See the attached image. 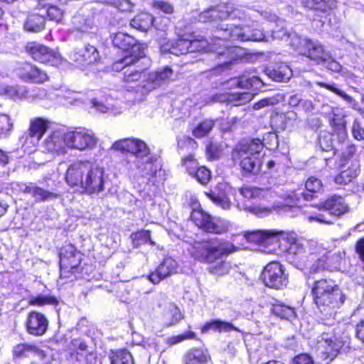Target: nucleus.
<instances>
[{
    "mask_svg": "<svg viewBox=\"0 0 364 364\" xmlns=\"http://www.w3.org/2000/svg\"><path fill=\"white\" fill-rule=\"evenodd\" d=\"M302 5L311 10L328 13L337 7L336 0H301Z\"/></svg>",
    "mask_w": 364,
    "mask_h": 364,
    "instance_id": "nucleus-38",
    "label": "nucleus"
},
{
    "mask_svg": "<svg viewBox=\"0 0 364 364\" xmlns=\"http://www.w3.org/2000/svg\"><path fill=\"white\" fill-rule=\"evenodd\" d=\"M345 299V294L339 288H336L334 291L317 296L314 301L321 311H326L339 307L344 303Z\"/></svg>",
    "mask_w": 364,
    "mask_h": 364,
    "instance_id": "nucleus-25",
    "label": "nucleus"
},
{
    "mask_svg": "<svg viewBox=\"0 0 364 364\" xmlns=\"http://www.w3.org/2000/svg\"><path fill=\"white\" fill-rule=\"evenodd\" d=\"M336 288L339 287L334 280L330 279H321L315 281L311 289V293L314 299H315L317 298V296H321L327 293L334 291Z\"/></svg>",
    "mask_w": 364,
    "mask_h": 364,
    "instance_id": "nucleus-39",
    "label": "nucleus"
},
{
    "mask_svg": "<svg viewBox=\"0 0 364 364\" xmlns=\"http://www.w3.org/2000/svg\"><path fill=\"white\" fill-rule=\"evenodd\" d=\"M92 164L93 162L90 161H75L70 164L66 171V183L71 187L83 191Z\"/></svg>",
    "mask_w": 364,
    "mask_h": 364,
    "instance_id": "nucleus-11",
    "label": "nucleus"
},
{
    "mask_svg": "<svg viewBox=\"0 0 364 364\" xmlns=\"http://www.w3.org/2000/svg\"><path fill=\"white\" fill-rule=\"evenodd\" d=\"M190 40L178 39L174 42H167L161 46L164 53H171L175 55H184L189 53Z\"/></svg>",
    "mask_w": 364,
    "mask_h": 364,
    "instance_id": "nucleus-37",
    "label": "nucleus"
},
{
    "mask_svg": "<svg viewBox=\"0 0 364 364\" xmlns=\"http://www.w3.org/2000/svg\"><path fill=\"white\" fill-rule=\"evenodd\" d=\"M306 48L303 50L302 55H306L310 59L316 61L318 64L329 58L330 53L325 50L323 46L318 41H304Z\"/></svg>",
    "mask_w": 364,
    "mask_h": 364,
    "instance_id": "nucleus-30",
    "label": "nucleus"
},
{
    "mask_svg": "<svg viewBox=\"0 0 364 364\" xmlns=\"http://www.w3.org/2000/svg\"><path fill=\"white\" fill-rule=\"evenodd\" d=\"M235 163L239 162L241 168L248 173L257 174L259 172L261 168V159L257 156L244 155L240 156L238 158L232 157Z\"/></svg>",
    "mask_w": 364,
    "mask_h": 364,
    "instance_id": "nucleus-35",
    "label": "nucleus"
},
{
    "mask_svg": "<svg viewBox=\"0 0 364 364\" xmlns=\"http://www.w3.org/2000/svg\"><path fill=\"white\" fill-rule=\"evenodd\" d=\"M201 184H206L210 179V171L205 166H199L192 176Z\"/></svg>",
    "mask_w": 364,
    "mask_h": 364,
    "instance_id": "nucleus-58",
    "label": "nucleus"
},
{
    "mask_svg": "<svg viewBox=\"0 0 364 364\" xmlns=\"http://www.w3.org/2000/svg\"><path fill=\"white\" fill-rule=\"evenodd\" d=\"M191 219L200 229L210 233L224 234L229 230L231 226L229 221L220 218H213L201 209L193 210L191 215Z\"/></svg>",
    "mask_w": 364,
    "mask_h": 364,
    "instance_id": "nucleus-8",
    "label": "nucleus"
},
{
    "mask_svg": "<svg viewBox=\"0 0 364 364\" xmlns=\"http://www.w3.org/2000/svg\"><path fill=\"white\" fill-rule=\"evenodd\" d=\"M13 124L8 115H0V135H6L12 129Z\"/></svg>",
    "mask_w": 364,
    "mask_h": 364,
    "instance_id": "nucleus-64",
    "label": "nucleus"
},
{
    "mask_svg": "<svg viewBox=\"0 0 364 364\" xmlns=\"http://www.w3.org/2000/svg\"><path fill=\"white\" fill-rule=\"evenodd\" d=\"M100 2L113 4L122 11H129L133 8V4L129 0H98Z\"/></svg>",
    "mask_w": 364,
    "mask_h": 364,
    "instance_id": "nucleus-59",
    "label": "nucleus"
},
{
    "mask_svg": "<svg viewBox=\"0 0 364 364\" xmlns=\"http://www.w3.org/2000/svg\"><path fill=\"white\" fill-rule=\"evenodd\" d=\"M267 72L269 78L277 82H284L292 75L291 68L285 64H280L274 68L267 69Z\"/></svg>",
    "mask_w": 364,
    "mask_h": 364,
    "instance_id": "nucleus-43",
    "label": "nucleus"
},
{
    "mask_svg": "<svg viewBox=\"0 0 364 364\" xmlns=\"http://www.w3.org/2000/svg\"><path fill=\"white\" fill-rule=\"evenodd\" d=\"M305 187L310 193H317L321 190L322 183L318 178L311 176L307 179Z\"/></svg>",
    "mask_w": 364,
    "mask_h": 364,
    "instance_id": "nucleus-62",
    "label": "nucleus"
},
{
    "mask_svg": "<svg viewBox=\"0 0 364 364\" xmlns=\"http://www.w3.org/2000/svg\"><path fill=\"white\" fill-rule=\"evenodd\" d=\"M144 57L126 55L112 65V69L122 72V86L129 92L144 91V80L146 77V68L139 65V60Z\"/></svg>",
    "mask_w": 364,
    "mask_h": 364,
    "instance_id": "nucleus-5",
    "label": "nucleus"
},
{
    "mask_svg": "<svg viewBox=\"0 0 364 364\" xmlns=\"http://www.w3.org/2000/svg\"><path fill=\"white\" fill-rule=\"evenodd\" d=\"M183 165L186 167L187 172L191 176H193V173L199 167L198 163L192 155H189L183 159Z\"/></svg>",
    "mask_w": 364,
    "mask_h": 364,
    "instance_id": "nucleus-63",
    "label": "nucleus"
},
{
    "mask_svg": "<svg viewBox=\"0 0 364 364\" xmlns=\"http://www.w3.org/2000/svg\"><path fill=\"white\" fill-rule=\"evenodd\" d=\"M154 18L149 13H141L130 21V26L142 32H147L154 25Z\"/></svg>",
    "mask_w": 364,
    "mask_h": 364,
    "instance_id": "nucleus-40",
    "label": "nucleus"
},
{
    "mask_svg": "<svg viewBox=\"0 0 364 364\" xmlns=\"http://www.w3.org/2000/svg\"><path fill=\"white\" fill-rule=\"evenodd\" d=\"M309 259H308V267L309 274H316L324 269L333 270V265L329 264L324 259L326 257V251L318 246L311 245L309 247Z\"/></svg>",
    "mask_w": 364,
    "mask_h": 364,
    "instance_id": "nucleus-19",
    "label": "nucleus"
},
{
    "mask_svg": "<svg viewBox=\"0 0 364 364\" xmlns=\"http://www.w3.org/2000/svg\"><path fill=\"white\" fill-rule=\"evenodd\" d=\"M67 134L62 130L53 131L43 141L42 147L44 151L53 156L64 155L68 153Z\"/></svg>",
    "mask_w": 364,
    "mask_h": 364,
    "instance_id": "nucleus-17",
    "label": "nucleus"
},
{
    "mask_svg": "<svg viewBox=\"0 0 364 364\" xmlns=\"http://www.w3.org/2000/svg\"><path fill=\"white\" fill-rule=\"evenodd\" d=\"M329 328L328 331L322 333L317 341V351L325 359H334L346 343L344 336L340 334L341 331Z\"/></svg>",
    "mask_w": 364,
    "mask_h": 364,
    "instance_id": "nucleus-7",
    "label": "nucleus"
},
{
    "mask_svg": "<svg viewBox=\"0 0 364 364\" xmlns=\"http://www.w3.org/2000/svg\"><path fill=\"white\" fill-rule=\"evenodd\" d=\"M230 87L254 88L259 90L264 87V83L259 77L243 75L239 77L232 78L227 82Z\"/></svg>",
    "mask_w": 364,
    "mask_h": 364,
    "instance_id": "nucleus-32",
    "label": "nucleus"
},
{
    "mask_svg": "<svg viewBox=\"0 0 364 364\" xmlns=\"http://www.w3.org/2000/svg\"><path fill=\"white\" fill-rule=\"evenodd\" d=\"M70 60L80 68H87L97 63L100 59L98 50L90 44L75 48L70 53Z\"/></svg>",
    "mask_w": 364,
    "mask_h": 364,
    "instance_id": "nucleus-16",
    "label": "nucleus"
},
{
    "mask_svg": "<svg viewBox=\"0 0 364 364\" xmlns=\"http://www.w3.org/2000/svg\"><path fill=\"white\" fill-rule=\"evenodd\" d=\"M104 173V168L93 162L83 191L89 194L98 193L103 191L105 188Z\"/></svg>",
    "mask_w": 364,
    "mask_h": 364,
    "instance_id": "nucleus-23",
    "label": "nucleus"
},
{
    "mask_svg": "<svg viewBox=\"0 0 364 364\" xmlns=\"http://www.w3.org/2000/svg\"><path fill=\"white\" fill-rule=\"evenodd\" d=\"M66 351L73 360L79 363H92L96 360L95 348L85 338H75L68 344Z\"/></svg>",
    "mask_w": 364,
    "mask_h": 364,
    "instance_id": "nucleus-10",
    "label": "nucleus"
},
{
    "mask_svg": "<svg viewBox=\"0 0 364 364\" xmlns=\"http://www.w3.org/2000/svg\"><path fill=\"white\" fill-rule=\"evenodd\" d=\"M358 175V168L356 166L348 167L342 171L335 178L336 183L338 185H346L354 180Z\"/></svg>",
    "mask_w": 364,
    "mask_h": 364,
    "instance_id": "nucleus-46",
    "label": "nucleus"
},
{
    "mask_svg": "<svg viewBox=\"0 0 364 364\" xmlns=\"http://www.w3.org/2000/svg\"><path fill=\"white\" fill-rule=\"evenodd\" d=\"M210 360L208 350L203 348H191L183 357V364H208Z\"/></svg>",
    "mask_w": 364,
    "mask_h": 364,
    "instance_id": "nucleus-34",
    "label": "nucleus"
},
{
    "mask_svg": "<svg viewBox=\"0 0 364 364\" xmlns=\"http://www.w3.org/2000/svg\"><path fill=\"white\" fill-rule=\"evenodd\" d=\"M48 327V321L42 314L36 311L31 312L26 320V329L29 334L33 336L43 335Z\"/></svg>",
    "mask_w": 364,
    "mask_h": 364,
    "instance_id": "nucleus-26",
    "label": "nucleus"
},
{
    "mask_svg": "<svg viewBox=\"0 0 364 364\" xmlns=\"http://www.w3.org/2000/svg\"><path fill=\"white\" fill-rule=\"evenodd\" d=\"M47 129L48 121L42 118H36L31 121L28 133L31 137L36 138L38 141L41 139Z\"/></svg>",
    "mask_w": 364,
    "mask_h": 364,
    "instance_id": "nucleus-44",
    "label": "nucleus"
},
{
    "mask_svg": "<svg viewBox=\"0 0 364 364\" xmlns=\"http://www.w3.org/2000/svg\"><path fill=\"white\" fill-rule=\"evenodd\" d=\"M261 279L265 286L276 289L286 287L288 283L283 266L277 262H269L265 266Z\"/></svg>",
    "mask_w": 364,
    "mask_h": 364,
    "instance_id": "nucleus-13",
    "label": "nucleus"
},
{
    "mask_svg": "<svg viewBox=\"0 0 364 364\" xmlns=\"http://www.w3.org/2000/svg\"><path fill=\"white\" fill-rule=\"evenodd\" d=\"M17 75L24 82L43 83L48 80L47 73L28 63H21L16 68Z\"/></svg>",
    "mask_w": 364,
    "mask_h": 364,
    "instance_id": "nucleus-22",
    "label": "nucleus"
},
{
    "mask_svg": "<svg viewBox=\"0 0 364 364\" xmlns=\"http://www.w3.org/2000/svg\"><path fill=\"white\" fill-rule=\"evenodd\" d=\"M60 267L61 279H70L71 281L75 277L73 275L78 269L82 261V254L71 244L64 245L60 251Z\"/></svg>",
    "mask_w": 364,
    "mask_h": 364,
    "instance_id": "nucleus-9",
    "label": "nucleus"
},
{
    "mask_svg": "<svg viewBox=\"0 0 364 364\" xmlns=\"http://www.w3.org/2000/svg\"><path fill=\"white\" fill-rule=\"evenodd\" d=\"M111 149L132 154L134 160L127 161L129 170L151 182L158 181L161 168L157 164L156 158L151 154V150L144 141L136 138L121 139L112 144Z\"/></svg>",
    "mask_w": 364,
    "mask_h": 364,
    "instance_id": "nucleus-2",
    "label": "nucleus"
},
{
    "mask_svg": "<svg viewBox=\"0 0 364 364\" xmlns=\"http://www.w3.org/2000/svg\"><path fill=\"white\" fill-rule=\"evenodd\" d=\"M67 146L68 149L85 151L93 149L97 142L95 134L85 128H77L67 132Z\"/></svg>",
    "mask_w": 364,
    "mask_h": 364,
    "instance_id": "nucleus-12",
    "label": "nucleus"
},
{
    "mask_svg": "<svg viewBox=\"0 0 364 364\" xmlns=\"http://www.w3.org/2000/svg\"><path fill=\"white\" fill-rule=\"evenodd\" d=\"M130 237L134 247H138L146 242H149L151 245H154V242L151 240V235L149 230H141L132 233Z\"/></svg>",
    "mask_w": 364,
    "mask_h": 364,
    "instance_id": "nucleus-49",
    "label": "nucleus"
},
{
    "mask_svg": "<svg viewBox=\"0 0 364 364\" xmlns=\"http://www.w3.org/2000/svg\"><path fill=\"white\" fill-rule=\"evenodd\" d=\"M45 26L44 13L38 12L30 14L24 24V28L30 32L38 33Z\"/></svg>",
    "mask_w": 364,
    "mask_h": 364,
    "instance_id": "nucleus-41",
    "label": "nucleus"
},
{
    "mask_svg": "<svg viewBox=\"0 0 364 364\" xmlns=\"http://www.w3.org/2000/svg\"><path fill=\"white\" fill-rule=\"evenodd\" d=\"M240 249L230 242L212 239L196 241L188 250L194 259L209 264L208 271L211 274L225 275L231 269V264L226 257Z\"/></svg>",
    "mask_w": 364,
    "mask_h": 364,
    "instance_id": "nucleus-3",
    "label": "nucleus"
},
{
    "mask_svg": "<svg viewBox=\"0 0 364 364\" xmlns=\"http://www.w3.org/2000/svg\"><path fill=\"white\" fill-rule=\"evenodd\" d=\"M109 359L111 364H134L132 354L125 349L112 350Z\"/></svg>",
    "mask_w": 364,
    "mask_h": 364,
    "instance_id": "nucleus-45",
    "label": "nucleus"
},
{
    "mask_svg": "<svg viewBox=\"0 0 364 364\" xmlns=\"http://www.w3.org/2000/svg\"><path fill=\"white\" fill-rule=\"evenodd\" d=\"M215 126V122L205 119L200 122L193 130V134L197 138H202L208 135Z\"/></svg>",
    "mask_w": 364,
    "mask_h": 364,
    "instance_id": "nucleus-50",
    "label": "nucleus"
},
{
    "mask_svg": "<svg viewBox=\"0 0 364 364\" xmlns=\"http://www.w3.org/2000/svg\"><path fill=\"white\" fill-rule=\"evenodd\" d=\"M173 75V70L169 67L159 69L154 72L146 73L144 80V93L149 92L165 84H167Z\"/></svg>",
    "mask_w": 364,
    "mask_h": 364,
    "instance_id": "nucleus-21",
    "label": "nucleus"
},
{
    "mask_svg": "<svg viewBox=\"0 0 364 364\" xmlns=\"http://www.w3.org/2000/svg\"><path fill=\"white\" fill-rule=\"evenodd\" d=\"M3 93L9 97L16 100L27 97L28 90L23 86H4Z\"/></svg>",
    "mask_w": 364,
    "mask_h": 364,
    "instance_id": "nucleus-48",
    "label": "nucleus"
},
{
    "mask_svg": "<svg viewBox=\"0 0 364 364\" xmlns=\"http://www.w3.org/2000/svg\"><path fill=\"white\" fill-rule=\"evenodd\" d=\"M215 38L218 43L208 42L205 38L190 40L189 53L196 51L215 52L219 56H227L230 60L233 59L232 52L235 48L224 46L225 41L232 38L240 41H269L263 31L251 28L250 26H230L221 24L217 28Z\"/></svg>",
    "mask_w": 364,
    "mask_h": 364,
    "instance_id": "nucleus-1",
    "label": "nucleus"
},
{
    "mask_svg": "<svg viewBox=\"0 0 364 364\" xmlns=\"http://www.w3.org/2000/svg\"><path fill=\"white\" fill-rule=\"evenodd\" d=\"M178 269V262L172 257H166L148 277L153 284H156L165 278L177 273Z\"/></svg>",
    "mask_w": 364,
    "mask_h": 364,
    "instance_id": "nucleus-24",
    "label": "nucleus"
},
{
    "mask_svg": "<svg viewBox=\"0 0 364 364\" xmlns=\"http://www.w3.org/2000/svg\"><path fill=\"white\" fill-rule=\"evenodd\" d=\"M240 18L238 11L234 10L232 6L228 4L210 7L201 12L198 16V21L202 23H213L223 21L228 18Z\"/></svg>",
    "mask_w": 364,
    "mask_h": 364,
    "instance_id": "nucleus-15",
    "label": "nucleus"
},
{
    "mask_svg": "<svg viewBox=\"0 0 364 364\" xmlns=\"http://www.w3.org/2000/svg\"><path fill=\"white\" fill-rule=\"evenodd\" d=\"M39 11L44 13V15L46 14L50 20L57 22L60 21L63 16V12L61 9L55 6H48L46 11H43L41 9Z\"/></svg>",
    "mask_w": 364,
    "mask_h": 364,
    "instance_id": "nucleus-60",
    "label": "nucleus"
},
{
    "mask_svg": "<svg viewBox=\"0 0 364 364\" xmlns=\"http://www.w3.org/2000/svg\"><path fill=\"white\" fill-rule=\"evenodd\" d=\"M264 148L262 141L259 139H252L239 144L232 151V157L238 158L245 154L259 157L260 152Z\"/></svg>",
    "mask_w": 364,
    "mask_h": 364,
    "instance_id": "nucleus-31",
    "label": "nucleus"
},
{
    "mask_svg": "<svg viewBox=\"0 0 364 364\" xmlns=\"http://www.w3.org/2000/svg\"><path fill=\"white\" fill-rule=\"evenodd\" d=\"M26 50L36 61L41 63L58 66L63 62V58L58 51L36 42L28 43Z\"/></svg>",
    "mask_w": 364,
    "mask_h": 364,
    "instance_id": "nucleus-14",
    "label": "nucleus"
},
{
    "mask_svg": "<svg viewBox=\"0 0 364 364\" xmlns=\"http://www.w3.org/2000/svg\"><path fill=\"white\" fill-rule=\"evenodd\" d=\"M316 84L322 87H325L328 89V90L331 91L332 92L338 95V96L341 97L343 99H344L346 101L350 102L352 100V98L350 96L346 94L344 92L338 89L335 84H327L322 82H317Z\"/></svg>",
    "mask_w": 364,
    "mask_h": 364,
    "instance_id": "nucleus-61",
    "label": "nucleus"
},
{
    "mask_svg": "<svg viewBox=\"0 0 364 364\" xmlns=\"http://www.w3.org/2000/svg\"><path fill=\"white\" fill-rule=\"evenodd\" d=\"M196 338V333L192 331H187L181 335L173 336L165 338V343L168 346H171L179 343L187 339H193Z\"/></svg>",
    "mask_w": 364,
    "mask_h": 364,
    "instance_id": "nucleus-57",
    "label": "nucleus"
},
{
    "mask_svg": "<svg viewBox=\"0 0 364 364\" xmlns=\"http://www.w3.org/2000/svg\"><path fill=\"white\" fill-rule=\"evenodd\" d=\"M280 242H286L289 245L287 248V259L296 268L300 269H307L308 259H309V247L311 245H317L314 243H308L305 247L296 239L293 232L280 231Z\"/></svg>",
    "mask_w": 364,
    "mask_h": 364,
    "instance_id": "nucleus-6",
    "label": "nucleus"
},
{
    "mask_svg": "<svg viewBox=\"0 0 364 364\" xmlns=\"http://www.w3.org/2000/svg\"><path fill=\"white\" fill-rule=\"evenodd\" d=\"M253 98V95L250 92H233V93H220L213 95L210 99L211 102H228L235 106H240L250 102Z\"/></svg>",
    "mask_w": 364,
    "mask_h": 364,
    "instance_id": "nucleus-28",
    "label": "nucleus"
},
{
    "mask_svg": "<svg viewBox=\"0 0 364 364\" xmlns=\"http://www.w3.org/2000/svg\"><path fill=\"white\" fill-rule=\"evenodd\" d=\"M58 195L53 192H50L46 190H44L41 188H39L36 186L33 194V197L38 201H46L48 200H52L54 198H57Z\"/></svg>",
    "mask_w": 364,
    "mask_h": 364,
    "instance_id": "nucleus-54",
    "label": "nucleus"
},
{
    "mask_svg": "<svg viewBox=\"0 0 364 364\" xmlns=\"http://www.w3.org/2000/svg\"><path fill=\"white\" fill-rule=\"evenodd\" d=\"M280 232L274 230H254L247 232L244 238L250 242L268 245L280 242Z\"/></svg>",
    "mask_w": 364,
    "mask_h": 364,
    "instance_id": "nucleus-27",
    "label": "nucleus"
},
{
    "mask_svg": "<svg viewBox=\"0 0 364 364\" xmlns=\"http://www.w3.org/2000/svg\"><path fill=\"white\" fill-rule=\"evenodd\" d=\"M71 25L73 30L80 33L82 36L95 34L97 31L93 16L85 9L79 11L72 17Z\"/></svg>",
    "mask_w": 364,
    "mask_h": 364,
    "instance_id": "nucleus-20",
    "label": "nucleus"
},
{
    "mask_svg": "<svg viewBox=\"0 0 364 364\" xmlns=\"http://www.w3.org/2000/svg\"><path fill=\"white\" fill-rule=\"evenodd\" d=\"M58 304L56 298L51 296H38L36 297H31L29 299V304L32 306H44L47 304L55 305Z\"/></svg>",
    "mask_w": 364,
    "mask_h": 364,
    "instance_id": "nucleus-55",
    "label": "nucleus"
},
{
    "mask_svg": "<svg viewBox=\"0 0 364 364\" xmlns=\"http://www.w3.org/2000/svg\"><path fill=\"white\" fill-rule=\"evenodd\" d=\"M331 114H333L331 120V125L334 131L337 132L338 136L344 139L347 136L346 125V122L345 119L346 114L344 111L338 107H331Z\"/></svg>",
    "mask_w": 364,
    "mask_h": 364,
    "instance_id": "nucleus-36",
    "label": "nucleus"
},
{
    "mask_svg": "<svg viewBox=\"0 0 364 364\" xmlns=\"http://www.w3.org/2000/svg\"><path fill=\"white\" fill-rule=\"evenodd\" d=\"M271 311L275 316L287 320H290L296 316L294 308L280 303L272 304Z\"/></svg>",
    "mask_w": 364,
    "mask_h": 364,
    "instance_id": "nucleus-47",
    "label": "nucleus"
},
{
    "mask_svg": "<svg viewBox=\"0 0 364 364\" xmlns=\"http://www.w3.org/2000/svg\"><path fill=\"white\" fill-rule=\"evenodd\" d=\"M171 318L166 322V326H169L178 323L183 318V316L178 306L174 304H170L166 313Z\"/></svg>",
    "mask_w": 364,
    "mask_h": 364,
    "instance_id": "nucleus-52",
    "label": "nucleus"
},
{
    "mask_svg": "<svg viewBox=\"0 0 364 364\" xmlns=\"http://www.w3.org/2000/svg\"><path fill=\"white\" fill-rule=\"evenodd\" d=\"M364 119V112L362 113ZM351 132L353 138L356 140H364V121L355 119L353 122Z\"/></svg>",
    "mask_w": 364,
    "mask_h": 364,
    "instance_id": "nucleus-56",
    "label": "nucleus"
},
{
    "mask_svg": "<svg viewBox=\"0 0 364 364\" xmlns=\"http://www.w3.org/2000/svg\"><path fill=\"white\" fill-rule=\"evenodd\" d=\"M203 333H207L209 331L217 332H229L230 331H240L239 329L234 326L231 323L220 320H213L207 322L202 328Z\"/></svg>",
    "mask_w": 364,
    "mask_h": 364,
    "instance_id": "nucleus-42",
    "label": "nucleus"
},
{
    "mask_svg": "<svg viewBox=\"0 0 364 364\" xmlns=\"http://www.w3.org/2000/svg\"><path fill=\"white\" fill-rule=\"evenodd\" d=\"M304 41H309V39H301L296 33H291L287 44L291 46L294 50L302 55L303 50L306 48L305 46Z\"/></svg>",
    "mask_w": 364,
    "mask_h": 364,
    "instance_id": "nucleus-53",
    "label": "nucleus"
},
{
    "mask_svg": "<svg viewBox=\"0 0 364 364\" xmlns=\"http://www.w3.org/2000/svg\"><path fill=\"white\" fill-rule=\"evenodd\" d=\"M321 209L334 216H341L349 212L350 208L341 196L333 195L321 204Z\"/></svg>",
    "mask_w": 364,
    "mask_h": 364,
    "instance_id": "nucleus-29",
    "label": "nucleus"
},
{
    "mask_svg": "<svg viewBox=\"0 0 364 364\" xmlns=\"http://www.w3.org/2000/svg\"><path fill=\"white\" fill-rule=\"evenodd\" d=\"M209 198L216 205H220L223 209H228L230 207V201L225 192L213 191L208 194Z\"/></svg>",
    "mask_w": 364,
    "mask_h": 364,
    "instance_id": "nucleus-51",
    "label": "nucleus"
},
{
    "mask_svg": "<svg viewBox=\"0 0 364 364\" xmlns=\"http://www.w3.org/2000/svg\"><path fill=\"white\" fill-rule=\"evenodd\" d=\"M240 193L248 199L263 198L272 203V207L250 206L248 210L258 217L267 215L271 213L272 208H284L286 212L294 210L299 211L296 206V196L294 193H284L282 188L277 187L274 189H262L256 187H243Z\"/></svg>",
    "mask_w": 364,
    "mask_h": 364,
    "instance_id": "nucleus-4",
    "label": "nucleus"
},
{
    "mask_svg": "<svg viewBox=\"0 0 364 364\" xmlns=\"http://www.w3.org/2000/svg\"><path fill=\"white\" fill-rule=\"evenodd\" d=\"M14 356L18 358H39L43 359L46 356L44 351L37 346L28 343H20L13 348Z\"/></svg>",
    "mask_w": 364,
    "mask_h": 364,
    "instance_id": "nucleus-33",
    "label": "nucleus"
},
{
    "mask_svg": "<svg viewBox=\"0 0 364 364\" xmlns=\"http://www.w3.org/2000/svg\"><path fill=\"white\" fill-rule=\"evenodd\" d=\"M112 41L115 48L129 52V55L144 57L145 55L144 46L127 33H117L112 37Z\"/></svg>",
    "mask_w": 364,
    "mask_h": 364,
    "instance_id": "nucleus-18",
    "label": "nucleus"
}]
</instances>
